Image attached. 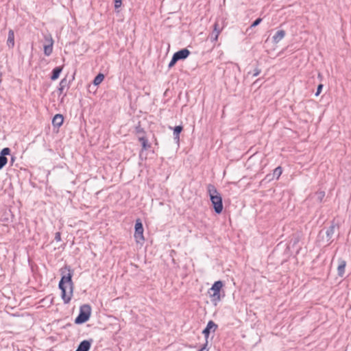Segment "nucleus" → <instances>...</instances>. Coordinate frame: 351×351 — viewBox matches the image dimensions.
Wrapping results in <instances>:
<instances>
[{
    "instance_id": "1",
    "label": "nucleus",
    "mask_w": 351,
    "mask_h": 351,
    "mask_svg": "<svg viewBox=\"0 0 351 351\" xmlns=\"http://www.w3.org/2000/svg\"><path fill=\"white\" fill-rule=\"evenodd\" d=\"M61 279L58 287L61 291V298L64 304L70 302L74 289V283L72 280L73 273L69 265H64L60 270Z\"/></svg>"
},
{
    "instance_id": "2",
    "label": "nucleus",
    "mask_w": 351,
    "mask_h": 351,
    "mask_svg": "<svg viewBox=\"0 0 351 351\" xmlns=\"http://www.w3.org/2000/svg\"><path fill=\"white\" fill-rule=\"evenodd\" d=\"M206 189L215 212L217 214L221 213L223 206L221 194L218 192L217 188L212 184H208Z\"/></svg>"
},
{
    "instance_id": "3",
    "label": "nucleus",
    "mask_w": 351,
    "mask_h": 351,
    "mask_svg": "<svg viewBox=\"0 0 351 351\" xmlns=\"http://www.w3.org/2000/svg\"><path fill=\"white\" fill-rule=\"evenodd\" d=\"M223 286V283L221 280L215 281L208 291L210 297V300L215 305H217L221 300L220 291Z\"/></svg>"
},
{
    "instance_id": "4",
    "label": "nucleus",
    "mask_w": 351,
    "mask_h": 351,
    "mask_svg": "<svg viewBox=\"0 0 351 351\" xmlns=\"http://www.w3.org/2000/svg\"><path fill=\"white\" fill-rule=\"evenodd\" d=\"M91 315V306L90 304H83L80 308V313L75 319V324H82L86 322Z\"/></svg>"
},
{
    "instance_id": "5",
    "label": "nucleus",
    "mask_w": 351,
    "mask_h": 351,
    "mask_svg": "<svg viewBox=\"0 0 351 351\" xmlns=\"http://www.w3.org/2000/svg\"><path fill=\"white\" fill-rule=\"evenodd\" d=\"M135 231H134V238L137 243H142L144 241V236H143V226L141 220L140 219H137L135 222Z\"/></svg>"
},
{
    "instance_id": "6",
    "label": "nucleus",
    "mask_w": 351,
    "mask_h": 351,
    "mask_svg": "<svg viewBox=\"0 0 351 351\" xmlns=\"http://www.w3.org/2000/svg\"><path fill=\"white\" fill-rule=\"evenodd\" d=\"M11 150L9 147L3 148L0 152V170L8 163L7 156L10 155Z\"/></svg>"
},
{
    "instance_id": "7",
    "label": "nucleus",
    "mask_w": 351,
    "mask_h": 351,
    "mask_svg": "<svg viewBox=\"0 0 351 351\" xmlns=\"http://www.w3.org/2000/svg\"><path fill=\"white\" fill-rule=\"evenodd\" d=\"M218 326L213 321L210 320L206 328L203 330L202 333L204 334V337L207 339L210 333V332H215V330L217 329Z\"/></svg>"
},
{
    "instance_id": "8",
    "label": "nucleus",
    "mask_w": 351,
    "mask_h": 351,
    "mask_svg": "<svg viewBox=\"0 0 351 351\" xmlns=\"http://www.w3.org/2000/svg\"><path fill=\"white\" fill-rule=\"evenodd\" d=\"M93 341L92 339L83 340L80 343L75 351H89Z\"/></svg>"
},
{
    "instance_id": "9",
    "label": "nucleus",
    "mask_w": 351,
    "mask_h": 351,
    "mask_svg": "<svg viewBox=\"0 0 351 351\" xmlns=\"http://www.w3.org/2000/svg\"><path fill=\"white\" fill-rule=\"evenodd\" d=\"M221 31V29L219 27V25L218 23H215L213 25V30L210 34V39L212 42L217 41L218 36Z\"/></svg>"
},
{
    "instance_id": "10",
    "label": "nucleus",
    "mask_w": 351,
    "mask_h": 351,
    "mask_svg": "<svg viewBox=\"0 0 351 351\" xmlns=\"http://www.w3.org/2000/svg\"><path fill=\"white\" fill-rule=\"evenodd\" d=\"M190 53V51L186 48L182 49L174 53L175 56L178 58V61L186 59Z\"/></svg>"
},
{
    "instance_id": "11",
    "label": "nucleus",
    "mask_w": 351,
    "mask_h": 351,
    "mask_svg": "<svg viewBox=\"0 0 351 351\" xmlns=\"http://www.w3.org/2000/svg\"><path fill=\"white\" fill-rule=\"evenodd\" d=\"M46 39L48 42V44L44 45V53L45 56H49L52 53V51H53V40L51 36L49 37V39L48 38H46Z\"/></svg>"
},
{
    "instance_id": "12",
    "label": "nucleus",
    "mask_w": 351,
    "mask_h": 351,
    "mask_svg": "<svg viewBox=\"0 0 351 351\" xmlns=\"http://www.w3.org/2000/svg\"><path fill=\"white\" fill-rule=\"evenodd\" d=\"M170 129L173 130V139L176 141V143L179 145L180 143V134L183 130L182 125H177L174 127L173 128L171 127H169Z\"/></svg>"
},
{
    "instance_id": "13",
    "label": "nucleus",
    "mask_w": 351,
    "mask_h": 351,
    "mask_svg": "<svg viewBox=\"0 0 351 351\" xmlns=\"http://www.w3.org/2000/svg\"><path fill=\"white\" fill-rule=\"evenodd\" d=\"M70 82L67 80L66 77L61 80L59 86L58 88V91L59 93V95H62L63 93L64 90L65 88H69V87Z\"/></svg>"
},
{
    "instance_id": "14",
    "label": "nucleus",
    "mask_w": 351,
    "mask_h": 351,
    "mask_svg": "<svg viewBox=\"0 0 351 351\" xmlns=\"http://www.w3.org/2000/svg\"><path fill=\"white\" fill-rule=\"evenodd\" d=\"M337 226V225L332 221L329 228H327L326 231L327 241H330L331 240Z\"/></svg>"
},
{
    "instance_id": "15",
    "label": "nucleus",
    "mask_w": 351,
    "mask_h": 351,
    "mask_svg": "<svg viewBox=\"0 0 351 351\" xmlns=\"http://www.w3.org/2000/svg\"><path fill=\"white\" fill-rule=\"evenodd\" d=\"M7 45L10 49H12L14 47V32L11 29L8 32Z\"/></svg>"
},
{
    "instance_id": "16",
    "label": "nucleus",
    "mask_w": 351,
    "mask_h": 351,
    "mask_svg": "<svg viewBox=\"0 0 351 351\" xmlns=\"http://www.w3.org/2000/svg\"><path fill=\"white\" fill-rule=\"evenodd\" d=\"M64 121V117L60 114H57L54 116L52 120V124L55 127H60Z\"/></svg>"
},
{
    "instance_id": "17",
    "label": "nucleus",
    "mask_w": 351,
    "mask_h": 351,
    "mask_svg": "<svg viewBox=\"0 0 351 351\" xmlns=\"http://www.w3.org/2000/svg\"><path fill=\"white\" fill-rule=\"evenodd\" d=\"M286 32L283 29L278 30L272 37L274 43H278L285 36Z\"/></svg>"
},
{
    "instance_id": "18",
    "label": "nucleus",
    "mask_w": 351,
    "mask_h": 351,
    "mask_svg": "<svg viewBox=\"0 0 351 351\" xmlns=\"http://www.w3.org/2000/svg\"><path fill=\"white\" fill-rule=\"evenodd\" d=\"M62 71V66H56L55 67L52 71H51V80L54 81V80H56L59 76H60V74L61 73Z\"/></svg>"
},
{
    "instance_id": "19",
    "label": "nucleus",
    "mask_w": 351,
    "mask_h": 351,
    "mask_svg": "<svg viewBox=\"0 0 351 351\" xmlns=\"http://www.w3.org/2000/svg\"><path fill=\"white\" fill-rule=\"evenodd\" d=\"M138 141L141 143L142 151L147 150L151 147V144L148 142V140L145 136H139Z\"/></svg>"
},
{
    "instance_id": "20",
    "label": "nucleus",
    "mask_w": 351,
    "mask_h": 351,
    "mask_svg": "<svg viewBox=\"0 0 351 351\" xmlns=\"http://www.w3.org/2000/svg\"><path fill=\"white\" fill-rule=\"evenodd\" d=\"M346 265V262L343 260H341L339 263V265L337 267L338 275L342 277L345 273V268Z\"/></svg>"
},
{
    "instance_id": "21",
    "label": "nucleus",
    "mask_w": 351,
    "mask_h": 351,
    "mask_svg": "<svg viewBox=\"0 0 351 351\" xmlns=\"http://www.w3.org/2000/svg\"><path fill=\"white\" fill-rule=\"evenodd\" d=\"M104 77H105L104 75L101 73H99L95 77V78L93 81V84L95 86L99 85L101 83V82L104 80Z\"/></svg>"
},
{
    "instance_id": "22",
    "label": "nucleus",
    "mask_w": 351,
    "mask_h": 351,
    "mask_svg": "<svg viewBox=\"0 0 351 351\" xmlns=\"http://www.w3.org/2000/svg\"><path fill=\"white\" fill-rule=\"evenodd\" d=\"M282 173V169L280 166H278V167H276L274 171H273V175L274 176V178L276 179V180H278V178H280V176H281Z\"/></svg>"
},
{
    "instance_id": "23",
    "label": "nucleus",
    "mask_w": 351,
    "mask_h": 351,
    "mask_svg": "<svg viewBox=\"0 0 351 351\" xmlns=\"http://www.w3.org/2000/svg\"><path fill=\"white\" fill-rule=\"evenodd\" d=\"M324 196H325L324 191H318L316 193V198H317V201H319V202H322Z\"/></svg>"
},
{
    "instance_id": "24",
    "label": "nucleus",
    "mask_w": 351,
    "mask_h": 351,
    "mask_svg": "<svg viewBox=\"0 0 351 351\" xmlns=\"http://www.w3.org/2000/svg\"><path fill=\"white\" fill-rule=\"evenodd\" d=\"M178 61V58L173 53L172 58H171L170 62L169 63V66H168L169 68L173 67L176 64V62Z\"/></svg>"
},
{
    "instance_id": "25",
    "label": "nucleus",
    "mask_w": 351,
    "mask_h": 351,
    "mask_svg": "<svg viewBox=\"0 0 351 351\" xmlns=\"http://www.w3.org/2000/svg\"><path fill=\"white\" fill-rule=\"evenodd\" d=\"M262 21V19L261 18H258L256 19L250 25V27H249V29H251V28H253V27H256L257 25H258Z\"/></svg>"
},
{
    "instance_id": "26",
    "label": "nucleus",
    "mask_w": 351,
    "mask_h": 351,
    "mask_svg": "<svg viewBox=\"0 0 351 351\" xmlns=\"http://www.w3.org/2000/svg\"><path fill=\"white\" fill-rule=\"evenodd\" d=\"M135 132L136 134H145L144 129L141 126L140 123L135 128Z\"/></svg>"
},
{
    "instance_id": "27",
    "label": "nucleus",
    "mask_w": 351,
    "mask_h": 351,
    "mask_svg": "<svg viewBox=\"0 0 351 351\" xmlns=\"http://www.w3.org/2000/svg\"><path fill=\"white\" fill-rule=\"evenodd\" d=\"M274 176L272 173H268L266 175L265 178L262 180V182L266 181V182H270L274 179Z\"/></svg>"
},
{
    "instance_id": "28",
    "label": "nucleus",
    "mask_w": 351,
    "mask_h": 351,
    "mask_svg": "<svg viewBox=\"0 0 351 351\" xmlns=\"http://www.w3.org/2000/svg\"><path fill=\"white\" fill-rule=\"evenodd\" d=\"M114 8L117 10L121 6L122 0H114Z\"/></svg>"
},
{
    "instance_id": "29",
    "label": "nucleus",
    "mask_w": 351,
    "mask_h": 351,
    "mask_svg": "<svg viewBox=\"0 0 351 351\" xmlns=\"http://www.w3.org/2000/svg\"><path fill=\"white\" fill-rule=\"evenodd\" d=\"M322 88H323V84H319L318 86H317V91L315 93V96H318L319 95V94L321 93L322 90Z\"/></svg>"
},
{
    "instance_id": "30",
    "label": "nucleus",
    "mask_w": 351,
    "mask_h": 351,
    "mask_svg": "<svg viewBox=\"0 0 351 351\" xmlns=\"http://www.w3.org/2000/svg\"><path fill=\"white\" fill-rule=\"evenodd\" d=\"M54 239H55L56 241H61V234H60V232H57L55 234V238H54Z\"/></svg>"
},
{
    "instance_id": "31",
    "label": "nucleus",
    "mask_w": 351,
    "mask_h": 351,
    "mask_svg": "<svg viewBox=\"0 0 351 351\" xmlns=\"http://www.w3.org/2000/svg\"><path fill=\"white\" fill-rule=\"evenodd\" d=\"M261 73V69L256 68L254 70V73H253V76L256 77L257 75H258Z\"/></svg>"
},
{
    "instance_id": "32",
    "label": "nucleus",
    "mask_w": 351,
    "mask_h": 351,
    "mask_svg": "<svg viewBox=\"0 0 351 351\" xmlns=\"http://www.w3.org/2000/svg\"><path fill=\"white\" fill-rule=\"evenodd\" d=\"M15 159H16V157L14 156H12L11 159H10V165H13V164L15 161Z\"/></svg>"
}]
</instances>
